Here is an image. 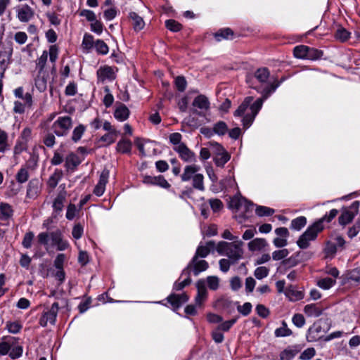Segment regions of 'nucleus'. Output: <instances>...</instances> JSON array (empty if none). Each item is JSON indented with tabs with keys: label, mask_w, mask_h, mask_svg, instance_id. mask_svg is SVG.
<instances>
[{
	"label": "nucleus",
	"mask_w": 360,
	"mask_h": 360,
	"mask_svg": "<svg viewBox=\"0 0 360 360\" xmlns=\"http://www.w3.org/2000/svg\"><path fill=\"white\" fill-rule=\"evenodd\" d=\"M263 103L264 99H257L253 101L252 96H248L234 112V116L243 117V126L248 129L254 122L255 117L263 105Z\"/></svg>",
	"instance_id": "1"
},
{
	"label": "nucleus",
	"mask_w": 360,
	"mask_h": 360,
	"mask_svg": "<svg viewBox=\"0 0 360 360\" xmlns=\"http://www.w3.org/2000/svg\"><path fill=\"white\" fill-rule=\"evenodd\" d=\"M243 243L240 240L231 243L221 241L218 243L217 251L219 255L226 256L231 259L232 264H236L243 257Z\"/></svg>",
	"instance_id": "2"
},
{
	"label": "nucleus",
	"mask_w": 360,
	"mask_h": 360,
	"mask_svg": "<svg viewBox=\"0 0 360 360\" xmlns=\"http://www.w3.org/2000/svg\"><path fill=\"white\" fill-rule=\"evenodd\" d=\"M200 167L195 164H190L185 166L181 179L184 182L192 181L193 187L199 191H204V176L199 173Z\"/></svg>",
	"instance_id": "3"
},
{
	"label": "nucleus",
	"mask_w": 360,
	"mask_h": 360,
	"mask_svg": "<svg viewBox=\"0 0 360 360\" xmlns=\"http://www.w3.org/2000/svg\"><path fill=\"white\" fill-rule=\"evenodd\" d=\"M326 219V217H323L315 221L300 236L297 244L300 248H307L309 246L310 242L316 238L319 233L321 232L324 229L323 222Z\"/></svg>",
	"instance_id": "4"
},
{
	"label": "nucleus",
	"mask_w": 360,
	"mask_h": 360,
	"mask_svg": "<svg viewBox=\"0 0 360 360\" xmlns=\"http://www.w3.org/2000/svg\"><path fill=\"white\" fill-rule=\"evenodd\" d=\"M230 207L235 210L234 217L239 223H243L249 217L253 204L243 197L235 196L230 202Z\"/></svg>",
	"instance_id": "5"
},
{
	"label": "nucleus",
	"mask_w": 360,
	"mask_h": 360,
	"mask_svg": "<svg viewBox=\"0 0 360 360\" xmlns=\"http://www.w3.org/2000/svg\"><path fill=\"white\" fill-rule=\"evenodd\" d=\"M39 241L47 246L56 247L58 250H66L69 244L62 237L60 231H56L50 233H41L39 235Z\"/></svg>",
	"instance_id": "6"
},
{
	"label": "nucleus",
	"mask_w": 360,
	"mask_h": 360,
	"mask_svg": "<svg viewBox=\"0 0 360 360\" xmlns=\"http://www.w3.org/2000/svg\"><path fill=\"white\" fill-rule=\"evenodd\" d=\"M13 337L4 338L3 341L0 342V355L9 356L12 359H17L22 354V347L18 344V340Z\"/></svg>",
	"instance_id": "7"
},
{
	"label": "nucleus",
	"mask_w": 360,
	"mask_h": 360,
	"mask_svg": "<svg viewBox=\"0 0 360 360\" xmlns=\"http://www.w3.org/2000/svg\"><path fill=\"white\" fill-rule=\"evenodd\" d=\"M293 54L297 58L314 60L321 58L322 52L307 46L300 45L294 48Z\"/></svg>",
	"instance_id": "8"
},
{
	"label": "nucleus",
	"mask_w": 360,
	"mask_h": 360,
	"mask_svg": "<svg viewBox=\"0 0 360 360\" xmlns=\"http://www.w3.org/2000/svg\"><path fill=\"white\" fill-rule=\"evenodd\" d=\"M72 127V120L70 116H60L53 123L51 129L58 136H66Z\"/></svg>",
	"instance_id": "9"
},
{
	"label": "nucleus",
	"mask_w": 360,
	"mask_h": 360,
	"mask_svg": "<svg viewBox=\"0 0 360 360\" xmlns=\"http://www.w3.org/2000/svg\"><path fill=\"white\" fill-rule=\"evenodd\" d=\"M173 150L178 153L179 157L185 162L194 163L196 162L195 153L186 145H179L173 148Z\"/></svg>",
	"instance_id": "10"
},
{
	"label": "nucleus",
	"mask_w": 360,
	"mask_h": 360,
	"mask_svg": "<svg viewBox=\"0 0 360 360\" xmlns=\"http://www.w3.org/2000/svg\"><path fill=\"white\" fill-rule=\"evenodd\" d=\"M214 148L215 156L214 161L217 166L224 167V165L229 160L230 155L225 149L218 143L212 144Z\"/></svg>",
	"instance_id": "11"
},
{
	"label": "nucleus",
	"mask_w": 360,
	"mask_h": 360,
	"mask_svg": "<svg viewBox=\"0 0 360 360\" xmlns=\"http://www.w3.org/2000/svg\"><path fill=\"white\" fill-rule=\"evenodd\" d=\"M208 266V263L205 260L199 259L197 257H193L191 262L188 265L186 269L184 270L182 274H184L187 271L192 270L194 275L198 276L200 272L207 270Z\"/></svg>",
	"instance_id": "12"
},
{
	"label": "nucleus",
	"mask_w": 360,
	"mask_h": 360,
	"mask_svg": "<svg viewBox=\"0 0 360 360\" xmlns=\"http://www.w3.org/2000/svg\"><path fill=\"white\" fill-rule=\"evenodd\" d=\"M196 288L198 292L195 297V303L198 308H200L207 298V290L206 288L205 281L204 280H199L196 283Z\"/></svg>",
	"instance_id": "13"
},
{
	"label": "nucleus",
	"mask_w": 360,
	"mask_h": 360,
	"mask_svg": "<svg viewBox=\"0 0 360 360\" xmlns=\"http://www.w3.org/2000/svg\"><path fill=\"white\" fill-rule=\"evenodd\" d=\"M58 311V304L57 302H54L50 309L45 312L41 318L40 319V325L41 326H46L48 323L54 324L56 319V316Z\"/></svg>",
	"instance_id": "14"
},
{
	"label": "nucleus",
	"mask_w": 360,
	"mask_h": 360,
	"mask_svg": "<svg viewBox=\"0 0 360 360\" xmlns=\"http://www.w3.org/2000/svg\"><path fill=\"white\" fill-rule=\"evenodd\" d=\"M359 206V202L358 201H354L350 209L354 210L355 212L352 211L351 210H345L339 217V222L342 225H346L351 222L354 219L355 214L357 213V210Z\"/></svg>",
	"instance_id": "15"
},
{
	"label": "nucleus",
	"mask_w": 360,
	"mask_h": 360,
	"mask_svg": "<svg viewBox=\"0 0 360 360\" xmlns=\"http://www.w3.org/2000/svg\"><path fill=\"white\" fill-rule=\"evenodd\" d=\"M109 171L103 169L100 175L99 180L94 189V193L97 196H101L105 190V186L108 181Z\"/></svg>",
	"instance_id": "16"
},
{
	"label": "nucleus",
	"mask_w": 360,
	"mask_h": 360,
	"mask_svg": "<svg viewBox=\"0 0 360 360\" xmlns=\"http://www.w3.org/2000/svg\"><path fill=\"white\" fill-rule=\"evenodd\" d=\"M143 182L145 184L157 185L163 188H169L170 187V184L162 175L157 176H145L143 177Z\"/></svg>",
	"instance_id": "17"
},
{
	"label": "nucleus",
	"mask_w": 360,
	"mask_h": 360,
	"mask_svg": "<svg viewBox=\"0 0 360 360\" xmlns=\"http://www.w3.org/2000/svg\"><path fill=\"white\" fill-rule=\"evenodd\" d=\"M12 53V48L9 44H2L0 47V65L2 69H5L6 65L10 60Z\"/></svg>",
	"instance_id": "18"
},
{
	"label": "nucleus",
	"mask_w": 360,
	"mask_h": 360,
	"mask_svg": "<svg viewBox=\"0 0 360 360\" xmlns=\"http://www.w3.org/2000/svg\"><path fill=\"white\" fill-rule=\"evenodd\" d=\"M129 116V110L123 103H119L115 105L114 117L120 122H124Z\"/></svg>",
	"instance_id": "19"
},
{
	"label": "nucleus",
	"mask_w": 360,
	"mask_h": 360,
	"mask_svg": "<svg viewBox=\"0 0 360 360\" xmlns=\"http://www.w3.org/2000/svg\"><path fill=\"white\" fill-rule=\"evenodd\" d=\"M189 297L186 293L181 295L172 294L167 297L168 302L174 309L179 308L184 303L186 302Z\"/></svg>",
	"instance_id": "20"
},
{
	"label": "nucleus",
	"mask_w": 360,
	"mask_h": 360,
	"mask_svg": "<svg viewBox=\"0 0 360 360\" xmlns=\"http://www.w3.org/2000/svg\"><path fill=\"white\" fill-rule=\"evenodd\" d=\"M97 76L101 82L112 81L115 79V72L111 67L104 66L98 70Z\"/></svg>",
	"instance_id": "21"
},
{
	"label": "nucleus",
	"mask_w": 360,
	"mask_h": 360,
	"mask_svg": "<svg viewBox=\"0 0 360 360\" xmlns=\"http://www.w3.org/2000/svg\"><path fill=\"white\" fill-rule=\"evenodd\" d=\"M17 182L11 181L8 186V194L10 196L16 195L21 189V183L22 182V168L17 174Z\"/></svg>",
	"instance_id": "22"
},
{
	"label": "nucleus",
	"mask_w": 360,
	"mask_h": 360,
	"mask_svg": "<svg viewBox=\"0 0 360 360\" xmlns=\"http://www.w3.org/2000/svg\"><path fill=\"white\" fill-rule=\"evenodd\" d=\"M323 309L317 304H307L304 308V312L308 317L316 318L320 316Z\"/></svg>",
	"instance_id": "23"
},
{
	"label": "nucleus",
	"mask_w": 360,
	"mask_h": 360,
	"mask_svg": "<svg viewBox=\"0 0 360 360\" xmlns=\"http://www.w3.org/2000/svg\"><path fill=\"white\" fill-rule=\"evenodd\" d=\"M129 18L131 21V25L133 26V29L136 32H139L143 29L145 27V22L142 17L139 15L135 12H131L129 14Z\"/></svg>",
	"instance_id": "24"
},
{
	"label": "nucleus",
	"mask_w": 360,
	"mask_h": 360,
	"mask_svg": "<svg viewBox=\"0 0 360 360\" xmlns=\"http://www.w3.org/2000/svg\"><path fill=\"white\" fill-rule=\"evenodd\" d=\"M193 105L201 110L202 112H206L210 108V102L205 96L199 95L193 100Z\"/></svg>",
	"instance_id": "25"
},
{
	"label": "nucleus",
	"mask_w": 360,
	"mask_h": 360,
	"mask_svg": "<svg viewBox=\"0 0 360 360\" xmlns=\"http://www.w3.org/2000/svg\"><path fill=\"white\" fill-rule=\"evenodd\" d=\"M214 243L213 242H208L205 245H200L197 248L195 255L194 257L204 258L207 257L211 249L214 248Z\"/></svg>",
	"instance_id": "26"
},
{
	"label": "nucleus",
	"mask_w": 360,
	"mask_h": 360,
	"mask_svg": "<svg viewBox=\"0 0 360 360\" xmlns=\"http://www.w3.org/2000/svg\"><path fill=\"white\" fill-rule=\"evenodd\" d=\"M267 245V243L264 238H255L248 243V248L250 251H259Z\"/></svg>",
	"instance_id": "27"
},
{
	"label": "nucleus",
	"mask_w": 360,
	"mask_h": 360,
	"mask_svg": "<svg viewBox=\"0 0 360 360\" xmlns=\"http://www.w3.org/2000/svg\"><path fill=\"white\" fill-rule=\"evenodd\" d=\"M66 197V191L63 190L60 191L57 197L56 198L53 204V207L56 211H61L63 207V203L65 200Z\"/></svg>",
	"instance_id": "28"
},
{
	"label": "nucleus",
	"mask_w": 360,
	"mask_h": 360,
	"mask_svg": "<svg viewBox=\"0 0 360 360\" xmlns=\"http://www.w3.org/2000/svg\"><path fill=\"white\" fill-rule=\"evenodd\" d=\"M39 188V183L37 180L31 181L27 186V196L29 198H34L37 196Z\"/></svg>",
	"instance_id": "29"
},
{
	"label": "nucleus",
	"mask_w": 360,
	"mask_h": 360,
	"mask_svg": "<svg viewBox=\"0 0 360 360\" xmlns=\"http://www.w3.org/2000/svg\"><path fill=\"white\" fill-rule=\"evenodd\" d=\"M131 146L129 140L123 139L117 143V150L122 153H127L131 151Z\"/></svg>",
	"instance_id": "30"
},
{
	"label": "nucleus",
	"mask_w": 360,
	"mask_h": 360,
	"mask_svg": "<svg viewBox=\"0 0 360 360\" xmlns=\"http://www.w3.org/2000/svg\"><path fill=\"white\" fill-rule=\"evenodd\" d=\"M12 213L13 210L8 204L4 202L0 204V219L6 220L8 219Z\"/></svg>",
	"instance_id": "31"
},
{
	"label": "nucleus",
	"mask_w": 360,
	"mask_h": 360,
	"mask_svg": "<svg viewBox=\"0 0 360 360\" xmlns=\"http://www.w3.org/2000/svg\"><path fill=\"white\" fill-rule=\"evenodd\" d=\"M233 35V32L229 28H225L220 30L214 34V37L217 41H220L222 39H231Z\"/></svg>",
	"instance_id": "32"
},
{
	"label": "nucleus",
	"mask_w": 360,
	"mask_h": 360,
	"mask_svg": "<svg viewBox=\"0 0 360 360\" xmlns=\"http://www.w3.org/2000/svg\"><path fill=\"white\" fill-rule=\"evenodd\" d=\"M255 77L260 83L264 84L269 77V72L265 68H259L255 72Z\"/></svg>",
	"instance_id": "33"
},
{
	"label": "nucleus",
	"mask_w": 360,
	"mask_h": 360,
	"mask_svg": "<svg viewBox=\"0 0 360 360\" xmlns=\"http://www.w3.org/2000/svg\"><path fill=\"white\" fill-rule=\"evenodd\" d=\"M321 333V326L318 323H314L308 330V338L316 340Z\"/></svg>",
	"instance_id": "34"
},
{
	"label": "nucleus",
	"mask_w": 360,
	"mask_h": 360,
	"mask_svg": "<svg viewBox=\"0 0 360 360\" xmlns=\"http://www.w3.org/2000/svg\"><path fill=\"white\" fill-rule=\"evenodd\" d=\"M307 224V219L305 217H298L292 220L290 228L294 230L300 231Z\"/></svg>",
	"instance_id": "35"
},
{
	"label": "nucleus",
	"mask_w": 360,
	"mask_h": 360,
	"mask_svg": "<svg viewBox=\"0 0 360 360\" xmlns=\"http://www.w3.org/2000/svg\"><path fill=\"white\" fill-rule=\"evenodd\" d=\"M286 296L290 301L295 302L304 298V294L302 291L295 290L294 289H288L285 292Z\"/></svg>",
	"instance_id": "36"
},
{
	"label": "nucleus",
	"mask_w": 360,
	"mask_h": 360,
	"mask_svg": "<svg viewBox=\"0 0 360 360\" xmlns=\"http://www.w3.org/2000/svg\"><path fill=\"white\" fill-rule=\"evenodd\" d=\"M335 283L336 281L335 278L327 277L318 281L317 285L319 288L323 290H328L331 287H333L335 284Z\"/></svg>",
	"instance_id": "37"
},
{
	"label": "nucleus",
	"mask_w": 360,
	"mask_h": 360,
	"mask_svg": "<svg viewBox=\"0 0 360 360\" xmlns=\"http://www.w3.org/2000/svg\"><path fill=\"white\" fill-rule=\"evenodd\" d=\"M276 337H287L292 335V330L288 328L285 321H283L282 326L276 328L274 332Z\"/></svg>",
	"instance_id": "38"
},
{
	"label": "nucleus",
	"mask_w": 360,
	"mask_h": 360,
	"mask_svg": "<svg viewBox=\"0 0 360 360\" xmlns=\"http://www.w3.org/2000/svg\"><path fill=\"white\" fill-rule=\"evenodd\" d=\"M336 244L333 241H328L324 248V253L326 257H333L337 252Z\"/></svg>",
	"instance_id": "39"
},
{
	"label": "nucleus",
	"mask_w": 360,
	"mask_h": 360,
	"mask_svg": "<svg viewBox=\"0 0 360 360\" xmlns=\"http://www.w3.org/2000/svg\"><path fill=\"white\" fill-rule=\"evenodd\" d=\"M335 37L337 40L344 42L350 37V32L344 27H339L335 34Z\"/></svg>",
	"instance_id": "40"
},
{
	"label": "nucleus",
	"mask_w": 360,
	"mask_h": 360,
	"mask_svg": "<svg viewBox=\"0 0 360 360\" xmlns=\"http://www.w3.org/2000/svg\"><path fill=\"white\" fill-rule=\"evenodd\" d=\"M63 176V172L61 170H56L54 173L50 176L48 184L50 187L55 188L59 181Z\"/></svg>",
	"instance_id": "41"
},
{
	"label": "nucleus",
	"mask_w": 360,
	"mask_h": 360,
	"mask_svg": "<svg viewBox=\"0 0 360 360\" xmlns=\"http://www.w3.org/2000/svg\"><path fill=\"white\" fill-rule=\"evenodd\" d=\"M95 43L94 42V37L89 34H85L82 43V47L86 51H89Z\"/></svg>",
	"instance_id": "42"
},
{
	"label": "nucleus",
	"mask_w": 360,
	"mask_h": 360,
	"mask_svg": "<svg viewBox=\"0 0 360 360\" xmlns=\"http://www.w3.org/2000/svg\"><path fill=\"white\" fill-rule=\"evenodd\" d=\"M118 134V131L108 132L101 137L100 141H103L107 146L110 145L115 141Z\"/></svg>",
	"instance_id": "43"
},
{
	"label": "nucleus",
	"mask_w": 360,
	"mask_h": 360,
	"mask_svg": "<svg viewBox=\"0 0 360 360\" xmlns=\"http://www.w3.org/2000/svg\"><path fill=\"white\" fill-rule=\"evenodd\" d=\"M6 328L11 333H18L21 330L22 326L19 321H8Z\"/></svg>",
	"instance_id": "44"
},
{
	"label": "nucleus",
	"mask_w": 360,
	"mask_h": 360,
	"mask_svg": "<svg viewBox=\"0 0 360 360\" xmlns=\"http://www.w3.org/2000/svg\"><path fill=\"white\" fill-rule=\"evenodd\" d=\"M94 47L96 50V51L102 55H105L108 53L109 49L108 45L101 39H98L95 44Z\"/></svg>",
	"instance_id": "45"
},
{
	"label": "nucleus",
	"mask_w": 360,
	"mask_h": 360,
	"mask_svg": "<svg viewBox=\"0 0 360 360\" xmlns=\"http://www.w3.org/2000/svg\"><path fill=\"white\" fill-rule=\"evenodd\" d=\"M169 142L173 145V148L177 147L179 145H184V143L181 142L182 136L180 133H172L169 136Z\"/></svg>",
	"instance_id": "46"
},
{
	"label": "nucleus",
	"mask_w": 360,
	"mask_h": 360,
	"mask_svg": "<svg viewBox=\"0 0 360 360\" xmlns=\"http://www.w3.org/2000/svg\"><path fill=\"white\" fill-rule=\"evenodd\" d=\"M255 212L259 217L270 216L274 213V210L265 206H257Z\"/></svg>",
	"instance_id": "47"
},
{
	"label": "nucleus",
	"mask_w": 360,
	"mask_h": 360,
	"mask_svg": "<svg viewBox=\"0 0 360 360\" xmlns=\"http://www.w3.org/2000/svg\"><path fill=\"white\" fill-rule=\"evenodd\" d=\"M269 269L266 266L257 267L254 272L256 278L261 280L266 278L269 275Z\"/></svg>",
	"instance_id": "48"
},
{
	"label": "nucleus",
	"mask_w": 360,
	"mask_h": 360,
	"mask_svg": "<svg viewBox=\"0 0 360 360\" xmlns=\"http://www.w3.org/2000/svg\"><path fill=\"white\" fill-rule=\"evenodd\" d=\"M288 255V250L283 248L281 250L274 251L272 252V259L275 261L281 260L283 259H285Z\"/></svg>",
	"instance_id": "49"
},
{
	"label": "nucleus",
	"mask_w": 360,
	"mask_h": 360,
	"mask_svg": "<svg viewBox=\"0 0 360 360\" xmlns=\"http://www.w3.org/2000/svg\"><path fill=\"white\" fill-rule=\"evenodd\" d=\"M207 284L210 290H216L219 286V279L214 276H210L207 278Z\"/></svg>",
	"instance_id": "50"
},
{
	"label": "nucleus",
	"mask_w": 360,
	"mask_h": 360,
	"mask_svg": "<svg viewBox=\"0 0 360 360\" xmlns=\"http://www.w3.org/2000/svg\"><path fill=\"white\" fill-rule=\"evenodd\" d=\"M84 131H85V128L82 124L75 127L72 132V141H74L75 142L78 141L82 138Z\"/></svg>",
	"instance_id": "51"
},
{
	"label": "nucleus",
	"mask_w": 360,
	"mask_h": 360,
	"mask_svg": "<svg viewBox=\"0 0 360 360\" xmlns=\"http://www.w3.org/2000/svg\"><path fill=\"white\" fill-rule=\"evenodd\" d=\"M165 26L172 32H178L181 29V25L172 19L166 20Z\"/></svg>",
	"instance_id": "52"
},
{
	"label": "nucleus",
	"mask_w": 360,
	"mask_h": 360,
	"mask_svg": "<svg viewBox=\"0 0 360 360\" xmlns=\"http://www.w3.org/2000/svg\"><path fill=\"white\" fill-rule=\"evenodd\" d=\"M278 85V83L276 84H271L270 85L266 86L262 91V97L259 98V99H264V101L272 92L275 91Z\"/></svg>",
	"instance_id": "53"
},
{
	"label": "nucleus",
	"mask_w": 360,
	"mask_h": 360,
	"mask_svg": "<svg viewBox=\"0 0 360 360\" xmlns=\"http://www.w3.org/2000/svg\"><path fill=\"white\" fill-rule=\"evenodd\" d=\"M278 85V83L276 84H271L270 85L266 86L262 91V97L259 98V99H264V101L272 92L275 91Z\"/></svg>",
	"instance_id": "54"
},
{
	"label": "nucleus",
	"mask_w": 360,
	"mask_h": 360,
	"mask_svg": "<svg viewBox=\"0 0 360 360\" xmlns=\"http://www.w3.org/2000/svg\"><path fill=\"white\" fill-rule=\"evenodd\" d=\"M348 279L356 283H360V267L352 269L348 273Z\"/></svg>",
	"instance_id": "55"
},
{
	"label": "nucleus",
	"mask_w": 360,
	"mask_h": 360,
	"mask_svg": "<svg viewBox=\"0 0 360 360\" xmlns=\"http://www.w3.org/2000/svg\"><path fill=\"white\" fill-rule=\"evenodd\" d=\"M252 304L250 302H245L243 305H239L237 307L238 312L243 316H248L252 311Z\"/></svg>",
	"instance_id": "56"
},
{
	"label": "nucleus",
	"mask_w": 360,
	"mask_h": 360,
	"mask_svg": "<svg viewBox=\"0 0 360 360\" xmlns=\"http://www.w3.org/2000/svg\"><path fill=\"white\" fill-rule=\"evenodd\" d=\"M214 131L219 135H224L227 131V126L224 122H219L214 126Z\"/></svg>",
	"instance_id": "57"
},
{
	"label": "nucleus",
	"mask_w": 360,
	"mask_h": 360,
	"mask_svg": "<svg viewBox=\"0 0 360 360\" xmlns=\"http://www.w3.org/2000/svg\"><path fill=\"white\" fill-rule=\"evenodd\" d=\"M245 291L247 293L252 292L256 285V281L252 277H248L245 279Z\"/></svg>",
	"instance_id": "58"
},
{
	"label": "nucleus",
	"mask_w": 360,
	"mask_h": 360,
	"mask_svg": "<svg viewBox=\"0 0 360 360\" xmlns=\"http://www.w3.org/2000/svg\"><path fill=\"white\" fill-rule=\"evenodd\" d=\"M103 25L101 22L97 20L96 19L94 21H92L91 23V30L92 32L100 34L103 32Z\"/></svg>",
	"instance_id": "59"
},
{
	"label": "nucleus",
	"mask_w": 360,
	"mask_h": 360,
	"mask_svg": "<svg viewBox=\"0 0 360 360\" xmlns=\"http://www.w3.org/2000/svg\"><path fill=\"white\" fill-rule=\"evenodd\" d=\"M292 323L298 328H302L305 323V319L303 315L296 314L292 316Z\"/></svg>",
	"instance_id": "60"
},
{
	"label": "nucleus",
	"mask_w": 360,
	"mask_h": 360,
	"mask_svg": "<svg viewBox=\"0 0 360 360\" xmlns=\"http://www.w3.org/2000/svg\"><path fill=\"white\" fill-rule=\"evenodd\" d=\"M209 203L214 212L219 211L223 207L222 202L219 199H210Z\"/></svg>",
	"instance_id": "61"
},
{
	"label": "nucleus",
	"mask_w": 360,
	"mask_h": 360,
	"mask_svg": "<svg viewBox=\"0 0 360 360\" xmlns=\"http://www.w3.org/2000/svg\"><path fill=\"white\" fill-rule=\"evenodd\" d=\"M295 352L290 349H286L280 354L281 360H291L295 356Z\"/></svg>",
	"instance_id": "62"
},
{
	"label": "nucleus",
	"mask_w": 360,
	"mask_h": 360,
	"mask_svg": "<svg viewBox=\"0 0 360 360\" xmlns=\"http://www.w3.org/2000/svg\"><path fill=\"white\" fill-rule=\"evenodd\" d=\"M175 85L179 91H184L186 88V81L184 77H177L175 79Z\"/></svg>",
	"instance_id": "63"
},
{
	"label": "nucleus",
	"mask_w": 360,
	"mask_h": 360,
	"mask_svg": "<svg viewBox=\"0 0 360 360\" xmlns=\"http://www.w3.org/2000/svg\"><path fill=\"white\" fill-rule=\"evenodd\" d=\"M315 349L314 348H307L300 355L302 360H309L315 355Z\"/></svg>",
	"instance_id": "64"
}]
</instances>
